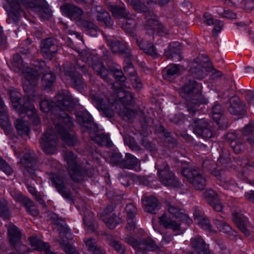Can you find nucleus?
Masks as SVG:
<instances>
[{"mask_svg":"<svg viewBox=\"0 0 254 254\" xmlns=\"http://www.w3.org/2000/svg\"><path fill=\"white\" fill-rule=\"evenodd\" d=\"M35 68H27L24 72L25 78L23 88L25 92L32 95L35 87L38 84L40 74H44L42 78V84L45 89H50L56 81L55 74L51 72L50 67L44 61H37L34 64Z\"/></svg>","mask_w":254,"mask_h":254,"instance_id":"1","label":"nucleus"},{"mask_svg":"<svg viewBox=\"0 0 254 254\" xmlns=\"http://www.w3.org/2000/svg\"><path fill=\"white\" fill-rule=\"evenodd\" d=\"M196 85V82L193 79H189L181 88V95L186 99V107L191 116L198 111L200 104L206 103V99L201 93L195 92Z\"/></svg>","mask_w":254,"mask_h":254,"instance_id":"2","label":"nucleus"},{"mask_svg":"<svg viewBox=\"0 0 254 254\" xmlns=\"http://www.w3.org/2000/svg\"><path fill=\"white\" fill-rule=\"evenodd\" d=\"M57 104L54 107L53 113V118L58 117L59 122H67L69 127L73 124V121L69 115L65 112H71L75 107L76 102L68 93H60L56 96Z\"/></svg>","mask_w":254,"mask_h":254,"instance_id":"3","label":"nucleus"},{"mask_svg":"<svg viewBox=\"0 0 254 254\" xmlns=\"http://www.w3.org/2000/svg\"><path fill=\"white\" fill-rule=\"evenodd\" d=\"M76 70H79L83 74H90L87 67L81 61H77L73 67L71 66L64 67V75L65 79L69 80L72 87L78 90H81L86 85L82 77L75 72Z\"/></svg>","mask_w":254,"mask_h":254,"instance_id":"4","label":"nucleus"},{"mask_svg":"<svg viewBox=\"0 0 254 254\" xmlns=\"http://www.w3.org/2000/svg\"><path fill=\"white\" fill-rule=\"evenodd\" d=\"M155 167L157 169L159 179L165 186L177 188L180 186V182L174 173L170 171L169 166L166 162L158 160Z\"/></svg>","mask_w":254,"mask_h":254,"instance_id":"5","label":"nucleus"},{"mask_svg":"<svg viewBox=\"0 0 254 254\" xmlns=\"http://www.w3.org/2000/svg\"><path fill=\"white\" fill-rule=\"evenodd\" d=\"M182 175L196 190H201L206 185L205 177L199 170L192 168L183 169Z\"/></svg>","mask_w":254,"mask_h":254,"instance_id":"6","label":"nucleus"},{"mask_svg":"<svg viewBox=\"0 0 254 254\" xmlns=\"http://www.w3.org/2000/svg\"><path fill=\"white\" fill-rule=\"evenodd\" d=\"M58 141V136L54 129L49 128L42 134L40 146L46 154H53L57 150Z\"/></svg>","mask_w":254,"mask_h":254,"instance_id":"7","label":"nucleus"},{"mask_svg":"<svg viewBox=\"0 0 254 254\" xmlns=\"http://www.w3.org/2000/svg\"><path fill=\"white\" fill-rule=\"evenodd\" d=\"M68 124V123L67 122L56 123L55 125V128L62 140L67 145L69 146L77 145L79 143L78 140L75 133L70 130L71 128L73 126V124L71 127H69Z\"/></svg>","mask_w":254,"mask_h":254,"instance_id":"8","label":"nucleus"},{"mask_svg":"<svg viewBox=\"0 0 254 254\" xmlns=\"http://www.w3.org/2000/svg\"><path fill=\"white\" fill-rule=\"evenodd\" d=\"M90 98L98 110L102 113L103 115L109 118L114 116V111L112 109L113 105L104 94L92 93L90 94Z\"/></svg>","mask_w":254,"mask_h":254,"instance_id":"9","label":"nucleus"},{"mask_svg":"<svg viewBox=\"0 0 254 254\" xmlns=\"http://www.w3.org/2000/svg\"><path fill=\"white\" fill-rule=\"evenodd\" d=\"M21 162L24 166L22 171L23 175L34 179L36 177L35 171L38 169V165L34 152L28 151L25 153Z\"/></svg>","mask_w":254,"mask_h":254,"instance_id":"10","label":"nucleus"},{"mask_svg":"<svg viewBox=\"0 0 254 254\" xmlns=\"http://www.w3.org/2000/svg\"><path fill=\"white\" fill-rule=\"evenodd\" d=\"M193 132L203 138L208 139L214 136V129L207 120L193 119Z\"/></svg>","mask_w":254,"mask_h":254,"instance_id":"11","label":"nucleus"},{"mask_svg":"<svg viewBox=\"0 0 254 254\" xmlns=\"http://www.w3.org/2000/svg\"><path fill=\"white\" fill-rule=\"evenodd\" d=\"M9 241L15 250L20 254H25L29 251V248L21 243V234L14 225H11L8 229Z\"/></svg>","mask_w":254,"mask_h":254,"instance_id":"12","label":"nucleus"},{"mask_svg":"<svg viewBox=\"0 0 254 254\" xmlns=\"http://www.w3.org/2000/svg\"><path fill=\"white\" fill-rule=\"evenodd\" d=\"M124 241L137 250H148V251H158L159 248L155 242L150 238H147L141 241H138L133 237L127 235L123 239Z\"/></svg>","mask_w":254,"mask_h":254,"instance_id":"13","label":"nucleus"},{"mask_svg":"<svg viewBox=\"0 0 254 254\" xmlns=\"http://www.w3.org/2000/svg\"><path fill=\"white\" fill-rule=\"evenodd\" d=\"M144 18L146 20L144 29L148 34L153 35L155 32L158 33L160 35L166 33L165 28L158 20L157 16L153 11L146 14Z\"/></svg>","mask_w":254,"mask_h":254,"instance_id":"14","label":"nucleus"},{"mask_svg":"<svg viewBox=\"0 0 254 254\" xmlns=\"http://www.w3.org/2000/svg\"><path fill=\"white\" fill-rule=\"evenodd\" d=\"M9 93L13 107L20 114H26L28 116L35 115L36 110L33 106L30 105L28 106L26 104L22 105L20 103L21 94L19 92L13 90H9Z\"/></svg>","mask_w":254,"mask_h":254,"instance_id":"15","label":"nucleus"},{"mask_svg":"<svg viewBox=\"0 0 254 254\" xmlns=\"http://www.w3.org/2000/svg\"><path fill=\"white\" fill-rule=\"evenodd\" d=\"M77 122L83 131H89V133L95 132L97 129L96 125L93 122L92 116L85 111H80L75 114Z\"/></svg>","mask_w":254,"mask_h":254,"instance_id":"16","label":"nucleus"},{"mask_svg":"<svg viewBox=\"0 0 254 254\" xmlns=\"http://www.w3.org/2000/svg\"><path fill=\"white\" fill-rule=\"evenodd\" d=\"M6 1L7 4L4 5L3 7L7 12V22L8 23L11 22L16 23L19 19L20 3L17 0H6Z\"/></svg>","mask_w":254,"mask_h":254,"instance_id":"17","label":"nucleus"},{"mask_svg":"<svg viewBox=\"0 0 254 254\" xmlns=\"http://www.w3.org/2000/svg\"><path fill=\"white\" fill-rule=\"evenodd\" d=\"M53 185L58 192L65 199L71 200L72 195L70 189L66 185L65 179L59 175H54L52 178Z\"/></svg>","mask_w":254,"mask_h":254,"instance_id":"18","label":"nucleus"},{"mask_svg":"<svg viewBox=\"0 0 254 254\" xmlns=\"http://www.w3.org/2000/svg\"><path fill=\"white\" fill-rule=\"evenodd\" d=\"M41 48L43 57L51 60L55 56L58 50L57 41L52 38H46L41 42Z\"/></svg>","mask_w":254,"mask_h":254,"instance_id":"19","label":"nucleus"},{"mask_svg":"<svg viewBox=\"0 0 254 254\" xmlns=\"http://www.w3.org/2000/svg\"><path fill=\"white\" fill-rule=\"evenodd\" d=\"M165 204L169 213L173 217L180 219V221H185L188 224L191 223V219L183 212L182 209L177 206L174 202L166 200L165 201Z\"/></svg>","mask_w":254,"mask_h":254,"instance_id":"20","label":"nucleus"},{"mask_svg":"<svg viewBox=\"0 0 254 254\" xmlns=\"http://www.w3.org/2000/svg\"><path fill=\"white\" fill-rule=\"evenodd\" d=\"M87 61L89 65L92 68L96 74L108 82L109 70L104 66L103 63L96 57L89 58Z\"/></svg>","mask_w":254,"mask_h":254,"instance_id":"21","label":"nucleus"},{"mask_svg":"<svg viewBox=\"0 0 254 254\" xmlns=\"http://www.w3.org/2000/svg\"><path fill=\"white\" fill-rule=\"evenodd\" d=\"M62 13L71 20H80L83 11L80 8L69 3H65L61 6Z\"/></svg>","mask_w":254,"mask_h":254,"instance_id":"22","label":"nucleus"},{"mask_svg":"<svg viewBox=\"0 0 254 254\" xmlns=\"http://www.w3.org/2000/svg\"><path fill=\"white\" fill-rule=\"evenodd\" d=\"M203 196L206 202L212 206L213 209L218 212L221 211L223 205L221 202L217 193L211 189L205 190L203 193Z\"/></svg>","mask_w":254,"mask_h":254,"instance_id":"23","label":"nucleus"},{"mask_svg":"<svg viewBox=\"0 0 254 254\" xmlns=\"http://www.w3.org/2000/svg\"><path fill=\"white\" fill-rule=\"evenodd\" d=\"M67 171L70 179L74 182H81L87 176V171L79 164L67 167Z\"/></svg>","mask_w":254,"mask_h":254,"instance_id":"24","label":"nucleus"},{"mask_svg":"<svg viewBox=\"0 0 254 254\" xmlns=\"http://www.w3.org/2000/svg\"><path fill=\"white\" fill-rule=\"evenodd\" d=\"M115 0H105L104 2L108 9L112 13L113 16L117 18L127 19L129 18V12L124 6H121L113 4Z\"/></svg>","mask_w":254,"mask_h":254,"instance_id":"25","label":"nucleus"},{"mask_svg":"<svg viewBox=\"0 0 254 254\" xmlns=\"http://www.w3.org/2000/svg\"><path fill=\"white\" fill-rule=\"evenodd\" d=\"M182 46L178 42L170 43L168 48L165 50V55L168 58L176 61L182 60Z\"/></svg>","mask_w":254,"mask_h":254,"instance_id":"26","label":"nucleus"},{"mask_svg":"<svg viewBox=\"0 0 254 254\" xmlns=\"http://www.w3.org/2000/svg\"><path fill=\"white\" fill-rule=\"evenodd\" d=\"M190 245L197 254H212L208 245L199 236L192 238L190 240Z\"/></svg>","mask_w":254,"mask_h":254,"instance_id":"27","label":"nucleus"},{"mask_svg":"<svg viewBox=\"0 0 254 254\" xmlns=\"http://www.w3.org/2000/svg\"><path fill=\"white\" fill-rule=\"evenodd\" d=\"M229 112L234 115H244L246 114L245 106L237 97H233L230 101Z\"/></svg>","mask_w":254,"mask_h":254,"instance_id":"28","label":"nucleus"},{"mask_svg":"<svg viewBox=\"0 0 254 254\" xmlns=\"http://www.w3.org/2000/svg\"><path fill=\"white\" fill-rule=\"evenodd\" d=\"M142 202L146 211L153 214L156 213L161 207L158 199L153 196L144 197L142 199Z\"/></svg>","mask_w":254,"mask_h":254,"instance_id":"29","label":"nucleus"},{"mask_svg":"<svg viewBox=\"0 0 254 254\" xmlns=\"http://www.w3.org/2000/svg\"><path fill=\"white\" fill-rule=\"evenodd\" d=\"M108 45L112 51L119 55H125L129 56V52L126 44L124 41L119 40H108Z\"/></svg>","mask_w":254,"mask_h":254,"instance_id":"30","label":"nucleus"},{"mask_svg":"<svg viewBox=\"0 0 254 254\" xmlns=\"http://www.w3.org/2000/svg\"><path fill=\"white\" fill-rule=\"evenodd\" d=\"M227 138L232 149L237 154L242 153L245 149L244 143L241 141L234 133H229Z\"/></svg>","mask_w":254,"mask_h":254,"instance_id":"31","label":"nucleus"},{"mask_svg":"<svg viewBox=\"0 0 254 254\" xmlns=\"http://www.w3.org/2000/svg\"><path fill=\"white\" fill-rule=\"evenodd\" d=\"M48 217L53 224L61 227V232L63 233L65 237L70 239L71 236L70 230L66 227L65 222L63 219L59 217L56 213L53 212L50 213L48 214Z\"/></svg>","mask_w":254,"mask_h":254,"instance_id":"32","label":"nucleus"},{"mask_svg":"<svg viewBox=\"0 0 254 254\" xmlns=\"http://www.w3.org/2000/svg\"><path fill=\"white\" fill-rule=\"evenodd\" d=\"M39 106L41 110L46 113L50 114V118L53 121L54 126L55 124H58L59 122L58 121V117H54V114L53 113V109L54 107L56 106V104L55 102L51 101L48 100L47 99L42 100L40 103Z\"/></svg>","mask_w":254,"mask_h":254,"instance_id":"33","label":"nucleus"},{"mask_svg":"<svg viewBox=\"0 0 254 254\" xmlns=\"http://www.w3.org/2000/svg\"><path fill=\"white\" fill-rule=\"evenodd\" d=\"M190 70L194 77L199 79L203 78L207 72V69L195 60L190 64Z\"/></svg>","mask_w":254,"mask_h":254,"instance_id":"34","label":"nucleus"},{"mask_svg":"<svg viewBox=\"0 0 254 254\" xmlns=\"http://www.w3.org/2000/svg\"><path fill=\"white\" fill-rule=\"evenodd\" d=\"M31 247L35 250L44 251L46 254H59L53 252L50 249V246L48 243H44L36 237H31L29 238Z\"/></svg>","mask_w":254,"mask_h":254,"instance_id":"35","label":"nucleus"},{"mask_svg":"<svg viewBox=\"0 0 254 254\" xmlns=\"http://www.w3.org/2000/svg\"><path fill=\"white\" fill-rule=\"evenodd\" d=\"M159 219L160 224L166 229H172L174 232L178 231L181 229L180 224L171 219L166 213L159 217Z\"/></svg>","mask_w":254,"mask_h":254,"instance_id":"36","label":"nucleus"},{"mask_svg":"<svg viewBox=\"0 0 254 254\" xmlns=\"http://www.w3.org/2000/svg\"><path fill=\"white\" fill-rule=\"evenodd\" d=\"M181 70L179 65L171 64L164 68L162 70L164 78L171 81L172 79L180 74Z\"/></svg>","mask_w":254,"mask_h":254,"instance_id":"37","label":"nucleus"},{"mask_svg":"<svg viewBox=\"0 0 254 254\" xmlns=\"http://www.w3.org/2000/svg\"><path fill=\"white\" fill-rule=\"evenodd\" d=\"M136 43L140 49L145 54L153 57L157 56L156 48L152 43L137 38L136 39Z\"/></svg>","mask_w":254,"mask_h":254,"instance_id":"38","label":"nucleus"},{"mask_svg":"<svg viewBox=\"0 0 254 254\" xmlns=\"http://www.w3.org/2000/svg\"><path fill=\"white\" fill-rule=\"evenodd\" d=\"M96 10L98 12L96 16L97 21L103 23L107 27H111L113 24V21L109 13L100 6L96 7Z\"/></svg>","mask_w":254,"mask_h":254,"instance_id":"39","label":"nucleus"},{"mask_svg":"<svg viewBox=\"0 0 254 254\" xmlns=\"http://www.w3.org/2000/svg\"><path fill=\"white\" fill-rule=\"evenodd\" d=\"M233 220L237 227L244 235L248 237L250 234V231L248 229V221L245 218L241 217L238 213L233 214Z\"/></svg>","mask_w":254,"mask_h":254,"instance_id":"40","label":"nucleus"},{"mask_svg":"<svg viewBox=\"0 0 254 254\" xmlns=\"http://www.w3.org/2000/svg\"><path fill=\"white\" fill-rule=\"evenodd\" d=\"M214 224L219 231L230 235V237L236 236L237 232L232 230L231 226L226 222L220 220L217 218L214 219Z\"/></svg>","mask_w":254,"mask_h":254,"instance_id":"41","label":"nucleus"},{"mask_svg":"<svg viewBox=\"0 0 254 254\" xmlns=\"http://www.w3.org/2000/svg\"><path fill=\"white\" fill-rule=\"evenodd\" d=\"M124 141L132 151L136 152L137 153H144V149L138 144L134 137L129 135H126L124 137Z\"/></svg>","mask_w":254,"mask_h":254,"instance_id":"42","label":"nucleus"},{"mask_svg":"<svg viewBox=\"0 0 254 254\" xmlns=\"http://www.w3.org/2000/svg\"><path fill=\"white\" fill-rule=\"evenodd\" d=\"M127 1L136 11L142 13L144 17L148 14L149 12L152 11L140 0H127Z\"/></svg>","mask_w":254,"mask_h":254,"instance_id":"43","label":"nucleus"},{"mask_svg":"<svg viewBox=\"0 0 254 254\" xmlns=\"http://www.w3.org/2000/svg\"><path fill=\"white\" fill-rule=\"evenodd\" d=\"M139 162V160L134 155L127 153L126 154L124 163H122V168L131 169L136 167Z\"/></svg>","mask_w":254,"mask_h":254,"instance_id":"44","label":"nucleus"},{"mask_svg":"<svg viewBox=\"0 0 254 254\" xmlns=\"http://www.w3.org/2000/svg\"><path fill=\"white\" fill-rule=\"evenodd\" d=\"M14 125L19 134H28L30 128L27 122L22 119H17L15 121Z\"/></svg>","mask_w":254,"mask_h":254,"instance_id":"45","label":"nucleus"},{"mask_svg":"<svg viewBox=\"0 0 254 254\" xmlns=\"http://www.w3.org/2000/svg\"><path fill=\"white\" fill-rule=\"evenodd\" d=\"M81 25L91 36L93 37L97 36L98 28L93 22L84 20L81 22Z\"/></svg>","mask_w":254,"mask_h":254,"instance_id":"46","label":"nucleus"},{"mask_svg":"<svg viewBox=\"0 0 254 254\" xmlns=\"http://www.w3.org/2000/svg\"><path fill=\"white\" fill-rule=\"evenodd\" d=\"M88 250L93 254H103L104 251L96 244L95 239L90 238L85 241Z\"/></svg>","mask_w":254,"mask_h":254,"instance_id":"47","label":"nucleus"},{"mask_svg":"<svg viewBox=\"0 0 254 254\" xmlns=\"http://www.w3.org/2000/svg\"><path fill=\"white\" fill-rule=\"evenodd\" d=\"M254 126L253 123L250 122L246 126L243 130V134L245 137H247V141L252 145H254V139L253 138V132Z\"/></svg>","mask_w":254,"mask_h":254,"instance_id":"48","label":"nucleus"},{"mask_svg":"<svg viewBox=\"0 0 254 254\" xmlns=\"http://www.w3.org/2000/svg\"><path fill=\"white\" fill-rule=\"evenodd\" d=\"M102 220L106 226L111 229H114L121 221V219L115 214H112L109 216L104 217L102 218Z\"/></svg>","mask_w":254,"mask_h":254,"instance_id":"49","label":"nucleus"},{"mask_svg":"<svg viewBox=\"0 0 254 254\" xmlns=\"http://www.w3.org/2000/svg\"><path fill=\"white\" fill-rule=\"evenodd\" d=\"M92 139L100 146H110L112 144L109 135L105 133L96 134L94 138L92 137Z\"/></svg>","mask_w":254,"mask_h":254,"instance_id":"50","label":"nucleus"},{"mask_svg":"<svg viewBox=\"0 0 254 254\" xmlns=\"http://www.w3.org/2000/svg\"><path fill=\"white\" fill-rule=\"evenodd\" d=\"M123 109L121 108L118 111L119 115L125 121L131 122L132 119L135 116V112L129 108H126L125 106L122 105Z\"/></svg>","mask_w":254,"mask_h":254,"instance_id":"51","label":"nucleus"},{"mask_svg":"<svg viewBox=\"0 0 254 254\" xmlns=\"http://www.w3.org/2000/svg\"><path fill=\"white\" fill-rule=\"evenodd\" d=\"M61 248L66 254H79L76 251L75 247L69 243L61 238L57 240Z\"/></svg>","mask_w":254,"mask_h":254,"instance_id":"52","label":"nucleus"},{"mask_svg":"<svg viewBox=\"0 0 254 254\" xmlns=\"http://www.w3.org/2000/svg\"><path fill=\"white\" fill-rule=\"evenodd\" d=\"M194 220L197 221L198 225L203 229L209 232L213 231V227L206 218H199L196 213L194 214Z\"/></svg>","mask_w":254,"mask_h":254,"instance_id":"53","label":"nucleus"},{"mask_svg":"<svg viewBox=\"0 0 254 254\" xmlns=\"http://www.w3.org/2000/svg\"><path fill=\"white\" fill-rule=\"evenodd\" d=\"M224 108L217 102L214 103L212 108V117L213 120H218L224 116Z\"/></svg>","mask_w":254,"mask_h":254,"instance_id":"54","label":"nucleus"},{"mask_svg":"<svg viewBox=\"0 0 254 254\" xmlns=\"http://www.w3.org/2000/svg\"><path fill=\"white\" fill-rule=\"evenodd\" d=\"M6 200L3 198L0 199V217L4 220L9 219L10 216Z\"/></svg>","mask_w":254,"mask_h":254,"instance_id":"55","label":"nucleus"},{"mask_svg":"<svg viewBox=\"0 0 254 254\" xmlns=\"http://www.w3.org/2000/svg\"><path fill=\"white\" fill-rule=\"evenodd\" d=\"M11 63L14 66L17 67L18 70H21L23 74L26 69L28 68L26 67L25 68V65L23 64V62L21 56L19 54L14 55L13 58L11 60Z\"/></svg>","mask_w":254,"mask_h":254,"instance_id":"56","label":"nucleus"},{"mask_svg":"<svg viewBox=\"0 0 254 254\" xmlns=\"http://www.w3.org/2000/svg\"><path fill=\"white\" fill-rule=\"evenodd\" d=\"M126 22L123 24L122 28L127 33L133 34L135 27V22L132 19L131 15H129V18L125 19Z\"/></svg>","mask_w":254,"mask_h":254,"instance_id":"57","label":"nucleus"},{"mask_svg":"<svg viewBox=\"0 0 254 254\" xmlns=\"http://www.w3.org/2000/svg\"><path fill=\"white\" fill-rule=\"evenodd\" d=\"M64 157V160L66 162L67 167H70L78 164L76 156L70 151H65Z\"/></svg>","mask_w":254,"mask_h":254,"instance_id":"58","label":"nucleus"},{"mask_svg":"<svg viewBox=\"0 0 254 254\" xmlns=\"http://www.w3.org/2000/svg\"><path fill=\"white\" fill-rule=\"evenodd\" d=\"M140 144L147 150L152 153H156L157 151L155 144L148 140L147 139L143 137L140 140Z\"/></svg>","mask_w":254,"mask_h":254,"instance_id":"59","label":"nucleus"},{"mask_svg":"<svg viewBox=\"0 0 254 254\" xmlns=\"http://www.w3.org/2000/svg\"><path fill=\"white\" fill-rule=\"evenodd\" d=\"M110 70L113 73L116 79L120 82L121 85H124L126 77L124 75L122 70L121 69L115 68H112Z\"/></svg>","mask_w":254,"mask_h":254,"instance_id":"60","label":"nucleus"},{"mask_svg":"<svg viewBox=\"0 0 254 254\" xmlns=\"http://www.w3.org/2000/svg\"><path fill=\"white\" fill-rule=\"evenodd\" d=\"M24 206L26 208V211L30 215L33 216H37L39 215V212L38 210L34 206V202L29 199L25 202Z\"/></svg>","mask_w":254,"mask_h":254,"instance_id":"61","label":"nucleus"},{"mask_svg":"<svg viewBox=\"0 0 254 254\" xmlns=\"http://www.w3.org/2000/svg\"><path fill=\"white\" fill-rule=\"evenodd\" d=\"M218 161L222 164H228L231 162L229 151L226 149H223L218 158Z\"/></svg>","mask_w":254,"mask_h":254,"instance_id":"62","label":"nucleus"},{"mask_svg":"<svg viewBox=\"0 0 254 254\" xmlns=\"http://www.w3.org/2000/svg\"><path fill=\"white\" fill-rule=\"evenodd\" d=\"M109 245L113 248L117 252L120 254H123L125 252V247L120 242L114 239L110 241Z\"/></svg>","mask_w":254,"mask_h":254,"instance_id":"63","label":"nucleus"},{"mask_svg":"<svg viewBox=\"0 0 254 254\" xmlns=\"http://www.w3.org/2000/svg\"><path fill=\"white\" fill-rule=\"evenodd\" d=\"M126 211L127 218L134 219L137 213V208L132 203H129L127 205Z\"/></svg>","mask_w":254,"mask_h":254,"instance_id":"64","label":"nucleus"}]
</instances>
